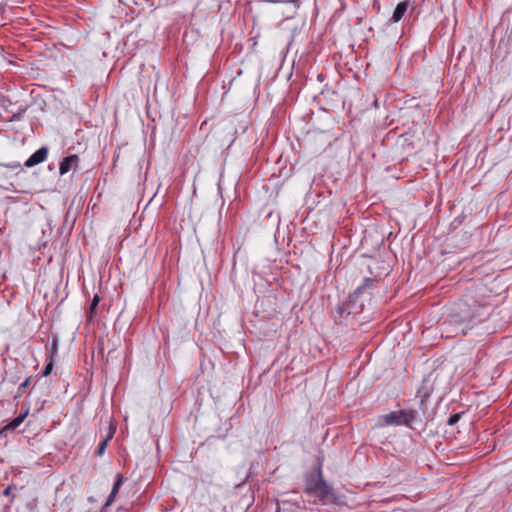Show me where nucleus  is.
Listing matches in <instances>:
<instances>
[{"instance_id":"nucleus-1","label":"nucleus","mask_w":512,"mask_h":512,"mask_svg":"<svg viewBox=\"0 0 512 512\" xmlns=\"http://www.w3.org/2000/svg\"><path fill=\"white\" fill-rule=\"evenodd\" d=\"M491 308L488 305H480L473 303L467 307L466 305L459 308L458 312L449 315L442 324L443 332L447 333V337L452 335H466L474 325L487 320L490 316Z\"/></svg>"},{"instance_id":"nucleus-2","label":"nucleus","mask_w":512,"mask_h":512,"mask_svg":"<svg viewBox=\"0 0 512 512\" xmlns=\"http://www.w3.org/2000/svg\"><path fill=\"white\" fill-rule=\"evenodd\" d=\"M305 491L309 494H315L321 498H325L329 495L330 487L324 481L320 468L306 477Z\"/></svg>"},{"instance_id":"nucleus-3","label":"nucleus","mask_w":512,"mask_h":512,"mask_svg":"<svg viewBox=\"0 0 512 512\" xmlns=\"http://www.w3.org/2000/svg\"><path fill=\"white\" fill-rule=\"evenodd\" d=\"M416 411L414 410H398L392 411L380 417L382 425L399 426L405 425L411 427V423L416 418Z\"/></svg>"},{"instance_id":"nucleus-4","label":"nucleus","mask_w":512,"mask_h":512,"mask_svg":"<svg viewBox=\"0 0 512 512\" xmlns=\"http://www.w3.org/2000/svg\"><path fill=\"white\" fill-rule=\"evenodd\" d=\"M47 155H48V148L41 147L26 160L25 166L33 167L37 164H40L47 158Z\"/></svg>"},{"instance_id":"nucleus-5","label":"nucleus","mask_w":512,"mask_h":512,"mask_svg":"<svg viewBox=\"0 0 512 512\" xmlns=\"http://www.w3.org/2000/svg\"><path fill=\"white\" fill-rule=\"evenodd\" d=\"M77 162H78L77 155H69V156L65 157L60 163V167H59L60 174L64 175L67 172H69V170L71 169V167L73 165H77Z\"/></svg>"},{"instance_id":"nucleus-6","label":"nucleus","mask_w":512,"mask_h":512,"mask_svg":"<svg viewBox=\"0 0 512 512\" xmlns=\"http://www.w3.org/2000/svg\"><path fill=\"white\" fill-rule=\"evenodd\" d=\"M350 315V311L346 304H340L336 308L335 319L339 323H342Z\"/></svg>"},{"instance_id":"nucleus-7","label":"nucleus","mask_w":512,"mask_h":512,"mask_svg":"<svg viewBox=\"0 0 512 512\" xmlns=\"http://www.w3.org/2000/svg\"><path fill=\"white\" fill-rule=\"evenodd\" d=\"M27 415H28V410H26L25 412L21 413L16 418H14L9 424H7L5 426L4 430H14V429H16L18 426H20L23 423V421L25 420Z\"/></svg>"},{"instance_id":"nucleus-8","label":"nucleus","mask_w":512,"mask_h":512,"mask_svg":"<svg viewBox=\"0 0 512 512\" xmlns=\"http://www.w3.org/2000/svg\"><path fill=\"white\" fill-rule=\"evenodd\" d=\"M408 8V3L407 2H401L399 3L394 12H393V16H392V19L395 21V22H398L401 20V18L403 17L404 13L406 12Z\"/></svg>"},{"instance_id":"nucleus-9","label":"nucleus","mask_w":512,"mask_h":512,"mask_svg":"<svg viewBox=\"0 0 512 512\" xmlns=\"http://www.w3.org/2000/svg\"><path fill=\"white\" fill-rule=\"evenodd\" d=\"M99 301H100L99 296L95 295L90 303V306H89V309L87 312V320L88 321H92V319L94 318Z\"/></svg>"},{"instance_id":"nucleus-10","label":"nucleus","mask_w":512,"mask_h":512,"mask_svg":"<svg viewBox=\"0 0 512 512\" xmlns=\"http://www.w3.org/2000/svg\"><path fill=\"white\" fill-rule=\"evenodd\" d=\"M111 437H112V435H108L103 441L100 442V444L96 450L97 456H102L104 454L105 449L107 447V443Z\"/></svg>"},{"instance_id":"nucleus-11","label":"nucleus","mask_w":512,"mask_h":512,"mask_svg":"<svg viewBox=\"0 0 512 512\" xmlns=\"http://www.w3.org/2000/svg\"><path fill=\"white\" fill-rule=\"evenodd\" d=\"M30 383V377L29 378H26L25 381H23L19 386H18V390H17V395L16 397H20L26 390V388L28 387Z\"/></svg>"},{"instance_id":"nucleus-12","label":"nucleus","mask_w":512,"mask_h":512,"mask_svg":"<svg viewBox=\"0 0 512 512\" xmlns=\"http://www.w3.org/2000/svg\"><path fill=\"white\" fill-rule=\"evenodd\" d=\"M461 415L462 413H455V414H452L448 420H447V424L450 425V426H453L455 425L461 418Z\"/></svg>"},{"instance_id":"nucleus-13","label":"nucleus","mask_w":512,"mask_h":512,"mask_svg":"<svg viewBox=\"0 0 512 512\" xmlns=\"http://www.w3.org/2000/svg\"><path fill=\"white\" fill-rule=\"evenodd\" d=\"M122 483H123V477L121 475H119L118 479L116 480V482L113 485L112 491L114 493H117L119 488H120V486L122 485Z\"/></svg>"},{"instance_id":"nucleus-14","label":"nucleus","mask_w":512,"mask_h":512,"mask_svg":"<svg viewBox=\"0 0 512 512\" xmlns=\"http://www.w3.org/2000/svg\"><path fill=\"white\" fill-rule=\"evenodd\" d=\"M53 368V360L49 359L48 363L46 364L45 368H44V371H43V376H47L50 374L51 370Z\"/></svg>"},{"instance_id":"nucleus-15","label":"nucleus","mask_w":512,"mask_h":512,"mask_svg":"<svg viewBox=\"0 0 512 512\" xmlns=\"http://www.w3.org/2000/svg\"><path fill=\"white\" fill-rule=\"evenodd\" d=\"M57 354V341L54 339L51 345L50 357L49 359L53 360L54 355Z\"/></svg>"},{"instance_id":"nucleus-16","label":"nucleus","mask_w":512,"mask_h":512,"mask_svg":"<svg viewBox=\"0 0 512 512\" xmlns=\"http://www.w3.org/2000/svg\"><path fill=\"white\" fill-rule=\"evenodd\" d=\"M14 488H15V487H14L13 485L8 486V487L4 490L3 494H4L5 496H7V497H11V498L13 499V498L15 497V495L12 493V491H13V489H14Z\"/></svg>"},{"instance_id":"nucleus-17","label":"nucleus","mask_w":512,"mask_h":512,"mask_svg":"<svg viewBox=\"0 0 512 512\" xmlns=\"http://www.w3.org/2000/svg\"><path fill=\"white\" fill-rule=\"evenodd\" d=\"M115 495H116V493H114L113 491H111L110 495L108 496V499H107L106 505H110V504L113 502V500H114V498H115Z\"/></svg>"},{"instance_id":"nucleus-18","label":"nucleus","mask_w":512,"mask_h":512,"mask_svg":"<svg viewBox=\"0 0 512 512\" xmlns=\"http://www.w3.org/2000/svg\"><path fill=\"white\" fill-rule=\"evenodd\" d=\"M3 381H4V382H5V381H9V382H11V383H15V382H16V380H15L14 378H9L8 376H6V377L4 378V380H3Z\"/></svg>"}]
</instances>
